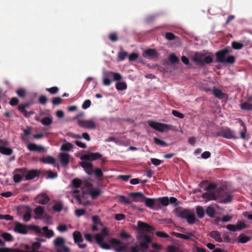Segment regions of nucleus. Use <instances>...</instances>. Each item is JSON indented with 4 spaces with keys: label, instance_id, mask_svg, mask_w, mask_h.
<instances>
[{
    "label": "nucleus",
    "instance_id": "obj_1",
    "mask_svg": "<svg viewBox=\"0 0 252 252\" xmlns=\"http://www.w3.org/2000/svg\"><path fill=\"white\" fill-rule=\"evenodd\" d=\"M230 51L229 48L227 47L217 52L216 53L217 62L220 63H234L235 62V58L233 56H228Z\"/></svg>",
    "mask_w": 252,
    "mask_h": 252
},
{
    "label": "nucleus",
    "instance_id": "obj_2",
    "mask_svg": "<svg viewBox=\"0 0 252 252\" xmlns=\"http://www.w3.org/2000/svg\"><path fill=\"white\" fill-rule=\"evenodd\" d=\"M191 60L196 64L201 66L210 64L213 62L212 57L207 52H197L193 55Z\"/></svg>",
    "mask_w": 252,
    "mask_h": 252
},
{
    "label": "nucleus",
    "instance_id": "obj_3",
    "mask_svg": "<svg viewBox=\"0 0 252 252\" xmlns=\"http://www.w3.org/2000/svg\"><path fill=\"white\" fill-rule=\"evenodd\" d=\"M217 199H220V203H227L232 201V195L229 193L224 187H221L217 189Z\"/></svg>",
    "mask_w": 252,
    "mask_h": 252
},
{
    "label": "nucleus",
    "instance_id": "obj_4",
    "mask_svg": "<svg viewBox=\"0 0 252 252\" xmlns=\"http://www.w3.org/2000/svg\"><path fill=\"white\" fill-rule=\"evenodd\" d=\"M29 229L34 230L35 232L39 233L41 232L40 228L36 225H29L27 226L22 223L17 222L15 223L14 227V231L21 233L27 234Z\"/></svg>",
    "mask_w": 252,
    "mask_h": 252
},
{
    "label": "nucleus",
    "instance_id": "obj_5",
    "mask_svg": "<svg viewBox=\"0 0 252 252\" xmlns=\"http://www.w3.org/2000/svg\"><path fill=\"white\" fill-rule=\"evenodd\" d=\"M216 134L217 136H220L228 139L236 138L234 131L227 127H222L216 132Z\"/></svg>",
    "mask_w": 252,
    "mask_h": 252
},
{
    "label": "nucleus",
    "instance_id": "obj_6",
    "mask_svg": "<svg viewBox=\"0 0 252 252\" xmlns=\"http://www.w3.org/2000/svg\"><path fill=\"white\" fill-rule=\"evenodd\" d=\"M149 125L153 128L162 132L173 128V126L171 125L152 121L149 122Z\"/></svg>",
    "mask_w": 252,
    "mask_h": 252
},
{
    "label": "nucleus",
    "instance_id": "obj_7",
    "mask_svg": "<svg viewBox=\"0 0 252 252\" xmlns=\"http://www.w3.org/2000/svg\"><path fill=\"white\" fill-rule=\"evenodd\" d=\"M139 239L143 240L139 244L140 250L144 252L148 249L149 244L151 242L152 240L149 236L146 234L141 235L139 237Z\"/></svg>",
    "mask_w": 252,
    "mask_h": 252
},
{
    "label": "nucleus",
    "instance_id": "obj_8",
    "mask_svg": "<svg viewBox=\"0 0 252 252\" xmlns=\"http://www.w3.org/2000/svg\"><path fill=\"white\" fill-rule=\"evenodd\" d=\"M102 155L99 153H90L89 154H85L81 156L80 159L81 160H96L102 157Z\"/></svg>",
    "mask_w": 252,
    "mask_h": 252
},
{
    "label": "nucleus",
    "instance_id": "obj_9",
    "mask_svg": "<svg viewBox=\"0 0 252 252\" xmlns=\"http://www.w3.org/2000/svg\"><path fill=\"white\" fill-rule=\"evenodd\" d=\"M30 105V103L26 102L20 105L18 107V110L26 118H29L34 114V112L32 111H27L26 110Z\"/></svg>",
    "mask_w": 252,
    "mask_h": 252
},
{
    "label": "nucleus",
    "instance_id": "obj_10",
    "mask_svg": "<svg viewBox=\"0 0 252 252\" xmlns=\"http://www.w3.org/2000/svg\"><path fill=\"white\" fill-rule=\"evenodd\" d=\"M78 125L81 127L88 128L94 129L96 127L95 123L92 120H78Z\"/></svg>",
    "mask_w": 252,
    "mask_h": 252
},
{
    "label": "nucleus",
    "instance_id": "obj_11",
    "mask_svg": "<svg viewBox=\"0 0 252 252\" xmlns=\"http://www.w3.org/2000/svg\"><path fill=\"white\" fill-rule=\"evenodd\" d=\"M137 226L139 229L143 231L153 232L155 230V228L153 226L140 220L137 222Z\"/></svg>",
    "mask_w": 252,
    "mask_h": 252
},
{
    "label": "nucleus",
    "instance_id": "obj_12",
    "mask_svg": "<svg viewBox=\"0 0 252 252\" xmlns=\"http://www.w3.org/2000/svg\"><path fill=\"white\" fill-rule=\"evenodd\" d=\"M80 164L87 174L91 175L93 174V165L91 162L82 160V161L80 162Z\"/></svg>",
    "mask_w": 252,
    "mask_h": 252
},
{
    "label": "nucleus",
    "instance_id": "obj_13",
    "mask_svg": "<svg viewBox=\"0 0 252 252\" xmlns=\"http://www.w3.org/2000/svg\"><path fill=\"white\" fill-rule=\"evenodd\" d=\"M1 143L3 144V146H0V153L5 155H11L13 153L12 149L6 147L8 145V142L7 141L1 140Z\"/></svg>",
    "mask_w": 252,
    "mask_h": 252
},
{
    "label": "nucleus",
    "instance_id": "obj_14",
    "mask_svg": "<svg viewBox=\"0 0 252 252\" xmlns=\"http://www.w3.org/2000/svg\"><path fill=\"white\" fill-rule=\"evenodd\" d=\"M201 197L205 200L206 202L210 200H217V190L216 191H207L206 192L202 194Z\"/></svg>",
    "mask_w": 252,
    "mask_h": 252
},
{
    "label": "nucleus",
    "instance_id": "obj_15",
    "mask_svg": "<svg viewBox=\"0 0 252 252\" xmlns=\"http://www.w3.org/2000/svg\"><path fill=\"white\" fill-rule=\"evenodd\" d=\"M103 77L109 79L113 78L114 81H117L121 80L122 78V75L119 73H116L110 71L104 72Z\"/></svg>",
    "mask_w": 252,
    "mask_h": 252
},
{
    "label": "nucleus",
    "instance_id": "obj_16",
    "mask_svg": "<svg viewBox=\"0 0 252 252\" xmlns=\"http://www.w3.org/2000/svg\"><path fill=\"white\" fill-rule=\"evenodd\" d=\"M35 200L39 204L45 205L50 201V198L47 194L43 193L38 195L35 198Z\"/></svg>",
    "mask_w": 252,
    "mask_h": 252
},
{
    "label": "nucleus",
    "instance_id": "obj_17",
    "mask_svg": "<svg viewBox=\"0 0 252 252\" xmlns=\"http://www.w3.org/2000/svg\"><path fill=\"white\" fill-rule=\"evenodd\" d=\"M59 156L63 166H66L69 163L70 158L69 154L61 153Z\"/></svg>",
    "mask_w": 252,
    "mask_h": 252
},
{
    "label": "nucleus",
    "instance_id": "obj_18",
    "mask_svg": "<svg viewBox=\"0 0 252 252\" xmlns=\"http://www.w3.org/2000/svg\"><path fill=\"white\" fill-rule=\"evenodd\" d=\"M143 55L145 58H155L157 56V52L155 49H149L143 52Z\"/></svg>",
    "mask_w": 252,
    "mask_h": 252
},
{
    "label": "nucleus",
    "instance_id": "obj_19",
    "mask_svg": "<svg viewBox=\"0 0 252 252\" xmlns=\"http://www.w3.org/2000/svg\"><path fill=\"white\" fill-rule=\"evenodd\" d=\"M38 176V171L36 170H31L27 172L25 175L26 180H31Z\"/></svg>",
    "mask_w": 252,
    "mask_h": 252
},
{
    "label": "nucleus",
    "instance_id": "obj_20",
    "mask_svg": "<svg viewBox=\"0 0 252 252\" xmlns=\"http://www.w3.org/2000/svg\"><path fill=\"white\" fill-rule=\"evenodd\" d=\"M210 236L218 242L221 243L222 242L221 234L218 231L214 230L211 231L210 233Z\"/></svg>",
    "mask_w": 252,
    "mask_h": 252
},
{
    "label": "nucleus",
    "instance_id": "obj_21",
    "mask_svg": "<svg viewBox=\"0 0 252 252\" xmlns=\"http://www.w3.org/2000/svg\"><path fill=\"white\" fill-rule=\"evenodd\" d=\"M28 149L31 151L40 152L44 150V147L38 146L34 143H30L27 146Z\"/></svg>",
    "mask_w": 252,
    "mask_h": 252
},
{
    "label": "nucleus",
    "instance_id": "obj_22",
    "mask_svg": "<svg viewBox=\"0 0 252 252\" xmlns=\"http://www.w3.org/2000/svg\"><path fill=\"white\" fill-rule=\"evenodd\" d=\"M73 236L75 243H79L83 241L82 235L79 231H76L74 232L73 233Z\"/></svg>",
    "mask_w": 252,
    "mask_h": 252
},
{
    "label": "nucleus",
    "instance_id": "obj_23",
    "mask_svg": "<svg viewBox=\"0 0 252 252\" xmlns=\"http://www.w3.org/2000/svg\"><path fill=\"white\" fill-rule=\"evenodd\" d=\"M40 161L44 163H48L52 164L55 163V159L54 158L50 156L40 158Z\"/></svg>",
    "mask_w": 252,
    "mask_h": 252
},
{
    "label": "nucleus",
    "instance_id": "obj_24",
    "mask_svg": "<svg viewBox=\"0 0 252 252\" xmlns=\"http://www.w3.org/2000/svg\"><path fill=\"white\" fill-rule=\"evenodd\" d=\"M213 93L214 95L217 98L221 99L223 98L225 94L222 92V91L216 87H214L213 89Z\"/></svg>",
    "mask_w": 252,
    "mask_h": 252
},
{
    "label": "nucleus",
    "instance_id": "obj_25",
    "mask_svg": "<svg viewBox=\"0 0 252 252\" xmlns=\"http://www.w3.org/2000/svg\"><path fill=\"white\" fill-rule=\"evenodd\" d=\"M192 212L189 209H183L181 210L179 213L178 216L182 219H186L190 214Z\"/></svg>",
    "mask_w": 252,
    "mask_h": 252
},
{
    "label": "nucleus",
    "instance_id": "obj_26",
    "mask_svg": "<svg viewBox=\"0 0 252 252\" xmlns=\"http://www.w3.org/2000/svg\"><path fill=\"white\" fill-rule=\"evenodd\" d=\"M156 200L155 199L145 197L146 205L150 208L153 209L154 208L156 204Z\"/></svg>",
    "mask_w": 252,
    "mask_h": 252
},
{
    "label": "nucleus",
    "instance_id": "obj_27",
    "mask_svg": "<svg viewBox=\"0 0 252 252\" xmlns=\"http://www.w3.org/2000/svg\"><path fill=\"white\" fill-rule=\"evenodd\" d=\"M73 145L72 143L66 142L62 145L61 150L62 151H69L73 148Z\"/></svg>",
    "mask_w": 252,
    "mask_h": 252
},
{
    "label": "nucleus",
    "instance_id": "obj_28",
    "mask_svg": "<svg viewBox=\"0 0 252 252\" xmlns=\"http://www.w3.org/2000/svg\"><path fill=\"white\" fill-rule=\"evenodd\" d=\"M42 231L44 233V235L46 238H50L53 236L54 232L52 230H49L47 226L42 227Z\"/></svg>",
    "mask_w": 252,
    "mask_h": 252
},
{
    "label": "nucleus",
    "instance_id": "obj_29",
    "mask_svg": "<svg viewBox=\"0 0 252 252\" xmlns=\"http://www.w3.org/2000/svg\"><path fill=\"white\" fill-rule=\"evenodd\" d=\"M40 123L44 126H49L53 123L52 117H44L40 121Z\"/></svg>",
    "mask_w": 252,
    "mask_h": 252
},
{
    "label": "nucleus",
    "instance_id": "obj_30",
    "mask_svg": "<svg viewBox=\"0 0 252 252\" xmlns=\"http://www.w3.org/2000/svg\"><path fill=\"white\" fill-rule=\"evenodd\" d=\"M116 88L118 91H123L127 88V85L124 82H118L116 84Z\"/></svg>",
    "mask_w": 252,
    "mask_h": 252
},
{
    "label": "nucleus",
    "instance_id": "obj_31",
    "mask_svg": "<svg viewBox=\"0 0 252 252\" xmlns=\"http://www.w3.org/2000/svg\"><path fill=\"white\" fill-rule=\"evenodd\" d=\"M54 243L55 247L59 248L64 245V240L62 237H57L54 240Z\"/></svg>",
    "mask_w": 252,
    "mask_h": 252
},
{
    "label": "nucleus",
    "instance_id": "obj_32",
    "mask_svg": "<svg viewBox=\"0 0 252 252\" xmlns=\"http://www.w3.org/2000/svg\"><path fill=\"white\" fill-rule=\"evenodd\" d=\"M90 194L93 199H95L100 194V191L98 189H93L90 190Z\"/></svg>",
    "mask_w": 252,
    "mask_h": 252
},
{
    "label": "nucleus",
    "instance_id": "obj_33",
    "mask_svg": "<svg viewBox=\"0 0 252 252\" xmlns=\"http://www.w3.org/2000/svg\"><path fill=\"white\" fill-rule=\"evenodd\" d=\"M167 252H183L179 247H176L174 245L168 246L166 248Z\"/></svg>",
    "mask_w": 252,
    "mask_h": 252
},
{
    "label": "nucleus",
    "instance_id": "obj_34",
    "mask_svg": "<svg viewBox=\"0 0 252 252\" xmlns=\"http://www.w3.org/2000/svg\"><path fill=\"white\" fill-rule=\"evenodd\" d=\"M119 202L121 203L125 204H130L131 203V201L128 198L123 195L118 196Z\"/></svg>",
    "mask_w": 252,
    "mask_h": 252
},
{
    "label": "nucleus",
    "instance_id": "obj_35",
    "mask_svg": "<svg viewBox=\"0 0 252 252\" xmlns=\"http://www.w3.org/2000/svg\"><path fill=\"white\" fill-rule=\"evenodd\" d=\"M171 235L174 236H175L177 238H181V239H182L184 240H189V237L187 236V234L185 235V234L177 233L176 232H172L171 233Z\"/></svg>",
    "mask_w": 252,
    "mask_h": 252
},
{
    "label": "nucleus",
    "instance_id": "obj_36",
    "mask_svg": "<svg viewBox=\"0 0 252 252\" xmlns=\"http://www.w3.org/2000/svg\"><path fill=\"white\" fill-rule=\"evenodd\" d=\"M196 212L199 218L202 219L204 216V210L200 206H197L196 208Z\"/></svg>",
    "mask_w": 252,
    "mask_h": 252
},
{
    "label": "nucleus",
    "instance_id": "obj_37",
    "mask_svg": "<svg viewBox=\"0 0 252 252\" xmlns=\"http://www.w3.org/2000/svg\"><path fill=\"white\" fill-rule=\"evenodd\" d=\"M240 107L242 109L245 110H252V104H250L248 102H243L240 104Z\"/></svg>",
    "mask_w": 252,
    "mask_h": 252
},
{
    "label": "nucleus",
    "instance_id": "obj_38",
    "mask_svg": "<svg viewBox=\"0 0 252 252\" xmlns=\"http://www.w3.org/2000/svg\"><path fill=\"white\" fill-rule=\"evenodd\" d=\"M186 220L189 224H194L196 220L194 213L192 212L186 218Z\"/></svg>",
    "mask_w": 252,
    "mask_h": 252
},
{
    "label": "nucleus",
    "instance_id": "obj_39",
    "mask_svg": "<svg viewBox=\"0 0 252 252\" xmlns=\"http://www.w3.org/2000/svg\"><path fill=\"white\" fill-rule=\"evenodd\" d=\"M206 213L209 217L213 218L215 214V210L212 207L209 206L206 209Z\"/></svg>",
    "mask_w": 252,
    "mask_h": 252
},
{
    "label": "nucleus",
    "instance_id": "obj_40",
    "mask_svg": "<svg viewBox=\"0 0 252 252\" xmlns=\"http://www.w3.org/2000/svg\"><path fill=\"white\" fill-rule=\"evenodd\" d=\"M231 46L235 50L241 49L244 47L243 44L237 41H233L231 43Z\"/></svg>",
    "mask_w": 252,
    "mask_h": 252
},
{
    "label": "nucleus",
    "instance_id": "obj_41",
    "mask_svg": "<svg viewBox=\"0 0 252 252\" xmlns=\"http://www.w3.org/2000/svg\"><path fill=\"white\" fill-rule=\"evenodd\" d=\"M240 124L243 127V129L240 131V136L242 139H245L246 138V133L247 131V128L245 124L242 121H240Z\"/></svg>",
    "mask_w": 252,
    "mask_h": 252
},
{
    "label": "nucleus",
    "instance_id": "obj_42",
    "mask_svg": "<svg viewBox=\"0 0 252 252\" xmlns=\"http://www.w3.org/2000/svg\"><path fill=\"white\" fill-rule=\"evenodd\" d=\"M63 208V205L61 202L56 203L53 206V209L55 212H61Z\"/></svg>",
    "mask_w": 252,
    "mask_h": 252
},
{
    "label": "nucleus",
    "instance_id": "obj_43",
    "mask_svg": "<svg viewBox=\"0 0 252 252\" xmlns=\"http://www.w3.org/2000/svg\"><path fill=\"white\" fill-rule=\"evenodd\" d=\"M82 183V181L77 178L74 179L72 181V185L75 188H79Z\"/></svg>",
    "mask_w": 252,
    "mask_h": 252
},
{
    "label": "nucleus",
    "instance_id": "obj_44",
    "mask_svg": "<svg viewBox=\"0 0 252 252\" xmlns=\"http://www.w3.org/2000/svg\"><path fill=\"white\" fill-rule=\"evenodd\" d=\"M1 236L5 241L8 242L12 241L13 240V236L9 233H3Z\"/></svg>",
    "mask_w": 252,
    "mask_h": 252
},
{
    "label": "nucleus",
    "instance_id": "obj_45",
    "mask_svg": "<svg viewBox=\"0 0 252 252\" xmlns=\"http://www.w3.org/2000/svg\"><path fill=\"white\" fill-rule=\"evenodd\" d=\"M169 60L172 63H176L179 62V59L174 53L169 55Z\"/></svg>",
    "mask_w": 252,
    "mask_h": 252
},
{
    "label": "nucleus",
    "instance_id": "obj_46",
    "mask_svg": "<svg viewBox=\"0 0 252 252\" xmlns=\"http://www.w3.org/2000/svg\"><path fill=\"white\" fill-rule=\"evenodd\" d=\"M44 210L43 207L39 206L34 209V213L37 216H41L44 213Z\"/></svg>",
    "mask_w": 252,
    "mask_h": 252
},
{
    "label": "nucleus",
    "instance_id": "obj_47",
    "mask_svg": "<svg viewBox=\"0 0 252 252\" xmlns=\"http://www.w3.org/2000/svg\"><path fill=\"white\" fill-rule=\"evenodd\" d=\"M158 201L161 205L164 206L169 204V198L167 196L159 198Z\"/></svg>",
    "mask_w": 252,
    "mask_h": 252
},
{
    "label": "nucleus",
    "instance_id": "obj_48",
    "mask_svg": "<svg viewBox=\"0 0 252 252\" xmlns=\"http://www.w3.org/2000/svg\"><path fill=\"white\" fill-rule=\"evenodd\" d=\"M251 239L250 237L247 236L240 235L239 236V241L238 242L241 243H245L250 241Z\"/></svg>",
    "mask_w": 252,
    "mask_h": 252
},
{
    "label": "nucleus",
    "instance_id": "obj_49",
    "mask_svg": "<svg viewBox=\"0 0 252 252\" xmlns=\"http://www.w3.org/2000/svg\"><path fill=\"white\" fill-rule=\"evenodd\" d=\"M27 212L23 216V220L25 221H28L31 220V215L30 213V209L29 207H26Z\"/></svg>",
    "mask_w": 252,
    "mask_h": 252
},
{
    "label": "nucleus",
    "instance_id": "obj_50",
    "mask_svg": "<svg viewBox=\"0 0 252 252\" xmlns=\"http://www.w3.org/2000/svg\"><path fill=\"white\" fill-rule=\"evenodd\" d=\"M156 234L157 236L160 238H167V239L170 238L169 235L163 231H157Z\"/></svg>",
    "mask_w": 252,
    "mask_h": 252
},
{
    "label": "nucleus",
    "instance_id": "obj_51",
    "mask_svg": "<svg viewBox=\"0 0 252 252\" xmlns=\"http://www.w3.org/2000/svg\"><path fill=\"white\" fill-rule=\"evenodd\" d=\"M127 56V53L125 51H122L118 54V61H123Z\"/></svg>",
    "mask_w": 252,
    "mask_h": 252
},
{
    "label": "nucleus",
    "instance_id": "obj_52",
    "mask_svg": "<svg viewBox=\"0 0 252 252\" xmlns=\"http://www.w3.org/2000/svg\"><path fill=\"white\" fill-rule=\"evenodd\" d=\"M15 172H17L18 174H20L22 176V177H25L26 174H27V171L26 168H18L16 169L15 170Z\"/></svg>",
    "mask_w": 252,
    "mask_h": 252
},
{
    "label": "nucleus",
    "instance_id": "obj_53",
    "mask_svg": "<svg viewBox=\"0 0 252 252\" xmlns=\"http://www.w3.org/2000/svg\"><path fill=\"white\" fill-rule=\"evenodd\" d=\"M93 173H94L95 176L98 178H101L103 176V173L101 169L99 168H96L94 170Z\"/></svg>",
    "mask_w": 252,
    "mask_h": 252
},
{
    "label": "nucleus",
    "instance_id": "obj_54",
    "mask_svg": "<svg viewBox=\"0 0 252 252\" xmlns=\"http://www.w3.org/2000/svg\"><path fill=\"white\" fill-rule=\"evenodd\" d=\"M154 142L157 145H160L162 146H167V144L164 141L161 140L160 139H158V138H156V137L154 138Z\"/></svg>",
    "mask_w": 252,
    "mask_h": 252
},
{
    "label": "nucleus",
    "instance_id": "obj_55",
    "mask_svg": "<svg viewBox=\"0 0 252 252\" xmlns=\"http://www.w3.org/2000/svg\"><path fill=\"white\" fill-rule=\"evenodd\" d=\"M172 114L176 117L179 118L180 119H183L185 117L184 115L177 110H173L172 111Z\"/></svg>",
    "mask_w": 252,
    "mask_h": 252
},
{
    "label": "nucleus",
    "instance_id": "obj_56",
    "mask_svg": "<svg viewBox=\"0 0 252 252\" xmlns=\"http://www.w3.org/2000/svg\"><path fill=\"white\" fill-rule=\"evenodd\" d=\"M95 240L99 245L102 243L103 241V237L100 234H97L95 237Z\"/></svg>",
    "mask_w": 252,
    "mask_h": 252
},
{
    "label": "nucleus",
    "instance_id": "obj_57",
    "mask_svg": "<svg viewBox=\"0 0 252 252\" xmlns=\"http://www.w3.org/2000/svg\"><path fill=\"white\" fill-rule=\"evenodd\" d=\"M217 188V186L216 184H210L206 188L205 190L206 191H214V190H215Z\"/></svg>",
    "mask_w": 252,
    "mask_h": 252
},
{
    "label": "nucleus",
    "instance_id": "obj_58",
    "mask_svg": "<svg viewBox=\"0 0 252 252\" xmlns=\"http://www.w3.org/2000/svg\"><path fill=\"white\" fill-rule=\"evenodd\" d=\"M165 38L169 40H173L176 38L175 35L170 32H167L165 33Z\"/></svg>",
    "mask_w": 252,
    "mask_h": 252
},
{
    "label": "nucleus",
    "instance_id": "obj_59",
    "mask_svg": "<svg viewBox=\"0 0 252 252\" xmlns=\"http://www.w3.org/2000/svg\"><path fill=\"white\" fill-rule=\"evenodd\" d=\"M130 196L134 199H136L138 197H143L144 194L141 192H131Z\"/></svg>",
    "mask_w": 252,
    "mask_h": 252
},
{
    "label": "nucleus",
    "instance_id": "obj_60",
    "mask_svg": "<svg viewBox=\"0 0 252 252\" xmlns=\"http://www.w3.org/2000/svg\"><path fill=\"white\" fill-rule=\"evenodd\" d=\"M57 251V252H69V250L68 248L63 245L58 248Z\"/></svg>",
    "mask_w": 252,
    "mask_h": 252
},
{
    "label": "nucleus",
    "instance_id": "obj_61",
    "mask_svg": "<svg viewBox=\"0 0 252 252\" xmlns=\"http://www.w3.org/2000/svg\"><path fill=\"white\" fill-rule=\"evenodd\" d=\"M173 205L174 206H177L178 205L177 199L174 197H170L169 198V203Z\"/></svg>",
    "mask_w": 252,
    "mask_h": 252
},
{
    "label": "nucleus",
    "instance_id": "obj_62",
    "mask_svg": "<svg viewBox=\"0 0 252 252\" xmlns=\"http://www.w3.org/2000/svg\"><path fill=\"white\" fill-rule=\"evenodd\" d=\"M17 95L20 97H24L26 96L25 90L23 89H19L16 91Z\"/></svg>",
    "mask_w": 252,
    "mask_h": 252
},
{
    "label": "nucleus",
    "instance_id": "obj_63",
    "mask_svg": "<svg viewBox=\"0 0 252 252\" xmlns=\"http://www.w3.org/2000/svg\"><path fill=\"white\" fill-rule=\"evenodd\" d=\"M236 227L237 230H240L246 227V224L244 222L242 221L238 222L236 224Z\"/></svg>",
    "mask_w": 252,
    "mask_h": 252
},
{
    "label": "nucleus",
    "instance_id": "obj_64",
    "mask_svg": "<svg viewBox=\"0 0 252 252\" xmlns=\"http://www.w3.org/2000/svg\"><path fill=\"white\" fill-rule=\"evenodd\" d=\"M46 91L51 94H55L58 92L59 89L57 87H53L50 88H47Z\"/></svg>",
    "mask_w": 252,
    "mask_h": 252
}]
</instances>
